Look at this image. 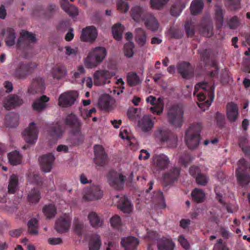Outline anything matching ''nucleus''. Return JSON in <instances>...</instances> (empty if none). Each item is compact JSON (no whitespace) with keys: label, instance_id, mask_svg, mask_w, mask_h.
Wrapping results in <instances>:
<instances>
[{"label":"nucleus","instance_id":"obj_16","mask_svg":"<svg viewBox=\"0 0 250 250\" xmlns=\"http://www.w3.org/2000/svg\"><path fill=\"white\" fill-rule=\"evenodd\" d=\"M152 160L153 166L158 170L165 169L169 164V158L164 154H154L152 156Z\"/></svg>","mask_w":250,"mask_h":250},{"label":"nucleus","instance_id":"obj_43","mask_svg":"<svg viewBox=\"0 0 250 250\" xmlns=\"http://www.w3.org/2000/svg\"><path fill=\"white\" fill-rule=\"evenodd\" d=\"M8 158L11 165L16 166L21 163L22 156L19 151L15 150L8 153Z\"/></svg>","mask_w":250,"mask_h":250},{"label":"nucleus","instance_id":"obj_41","mask_svg":"<svg viewBox=\"0 0 250 250\" xmlns=\"http://www.w3.org/2000/svg\"><path fill=\"white\" fill-rule=\"evenodd\" d=\"M127 83L131 86H135L141 83L142 81L135 72H130L126 76Z\"/></svg>","mask_w":250,"mask_h":250},{"label":"nucleus","instance_id":"obj_54","mask_svg":"<svg viewBox=\"0 0 250 250\" xmlns=\"http://www.w3.org/2000/svg\"><path fill=\"white\" fill-rule=\"evenodd\" d=\"M169 0H150V4L152 9L160 10L162 9Z\"/></svg>","mask_w":250,"mask_h":250},{"label":"nucleus","instance_id":"obj_56","mask_svg":"<svg viewBox=\"0 0 250 250\" xmlns=\"http://www.w3.org/2000/svg\"><path fill=\"white\" fill-rule=\"evenodd\" d=\"M134 45L133 42H127L124 45V53L126 57H132L134 55L133 49Z\"/></svg>","mask_w":250,"mask_h":250},{"label":"nucleus","instance_id":"obj_13","mask_svg":"<svg viewBox=\"0 0 250 250\" xmlns=\"http://www.w3.org/2000/svg\"><path fill=\"white\" fill-rule=\"evenodd\" d=\"M78 96L77 92L71 91L62 94L59 99V104L64 107L73 104Z\"/></svg>","mask_w":250,"mask_h":250},{"label":"nucleus","instance_id":"obj_5","mask_svg":"<svg viewBox=\"0 0 250 250\" xmlns=\"http://www.w3.org/2000/svg\"><path fill=\"white\" fill-rule=\"evenodd\" d=\"M65 124L70 127L71 133L78 137L77 145L83 143L84 137L81 131L82 124L77 117L72 113L68 115L65 118Z\"/></svg>","mask_w":250,"mask_h":250},{"label":"nucleus","instance_id":"obj_28","mask_svg":"<svg viewBox=\"0 0 250 250\" xmlns=\"http://www.w3.org/2000/svg\"><path fill=\"white\" fill-rule=\"evenodd\" d=\"M138 125L144 132L151 130L154 125V122L149 115H145L139 121Z\"/></svg>","mask_w":250,"mask_h":250},{"label":"nucleus","instance_id":"obj_22","mask_svg":"<svg viewBox=\"0 0 250 250\" xmlns=\"http://www.w3.org/2000/svg\"><path fill=\"white\" fill-rule=\"evenodd\" d=\"M54 160V156L52 153L41 156L39 162L42 170L44 172H49L52 168Z\"/></svg>","mask_w":250,"mask_h":250},{"label":"nucleus","instance_id":"obj_21","mask_svg":"<svg viewBox=\"0 0 250 250\" xmlns=\"http://www.w3.org/2000/svg\"><path fill=\"white\" fill-rule=\"evenodd\" d=\"M97 30L94 26H87L82 30L81 40L83 42H94L97 37Z\"/></svg>","mask_w":250,"mask_h":250},{"label":"nucleus","instance_id":"obj_40","mask_svg":"<svg viewBox=\"0 0 250 250\" xmlns=\"http://www.w3.org/2000/svg\"><path fill=\"white\" fill-rule=\"evenodd\" d=\"M102 245L100 236L98 234H94L89 239V250H99Z\"/></svg>","mask_w":250,"mask_h":250},{"label":"nucleus","instance_id":"obj_18","mask_svg":"<svg viewBox=\"0 0 250 250\" xmlns=\"http://www.w3.org/2000/svg\"><path fill=\"white\" fill-rule=\"evenodd\" d=\"M147 103H149L152 106L150 107V110L154 114L160 115L164 110V103L161 98L156 99L153 96H149L146 99Z\"/></svg>","mask_w":250,"mask_h":250},{"label":"nucleus","instance_id":"obj_2","mask_svg":"<svg viewBox=\"0 0 250 250\" xmlns=\"http://www.w3.org/2000/svg\"><path fill=\"white\" fill-rule=\"evenodd\" d=\"M201 124L197 123L192 124L186 131L185 140L187 146L189 149H194L199 146L201 140Z\"/></svg>","mask_w":250,"mask_h":250},{"label":"nucleus","instance_id":"obj_1","mask_svg":"<svg viewBox=\"0 0 250 250\" xmlns=\"http://www.w3.org/2000/svg\"><path fill=\"white\" fill-rule=\"evenodd\" d=\"M214 86L211 85L207 82H201L197 83L194 87V92L193 94L195 95V92L198 91L199 89L203 90V92H200L197 94L198 99L200 101H204L208 97V100L204 103L198 104L199 107L203 110H205L204 107L205 106L207 108L210 105L214 98Z\"/></svg>","mask_w":250,"mask_h":250},{"label":"nucleus","instance_id":"obj_57","mask_svg":"<svg viewBox=\"0 0 250 250\" xmlns=\"http://www.w3.org/2000/svg\"><path fill=\"white\" fill-rule=\"evenodd\" d=\"M200 32L203 35L208 38L210 37L213 34V27L209 24L204 25L200 29Z\"/></svg>","mask_w":250,"mask_h":250},{"label":"nucleus","instance_id":"obj_35","mask_svg":"<svg viewBox=\"0 0 250 250\" xmlns=\"http://www.w3.org/2000/svg\"><path fill=\"white\" fill-rule=\"evenodd\" d=\"M67 70L62 64H56L52 69V74L53 78L60 80L65 76Z\"/></svg>","mask_w":250,"mask_h":250},{"label":"nucleus","instance_id":"obj_34","mask_svg":"<svg viewBox=\"0 0 250 250\" xmlns=\"http://www.w3.org/2000/svg\"><path fill=\"white\" fill-rule=\"evenodd\" d=\"M118 208L123 212L129 213L132 210L133 206L127 197L124 196L120 199Z\"/></svg>","mask_w":250,"mask_h":250},{"label":"nucleus","instance_id":"obj_36","mask_svg":"<svg viewBox=\"0 0 250 250\" xmlns=\"http://www.w3.org/2000/svg\"><path fill=\"white\" fill-rule=\"evenodd\" d=\"M147 13H144L140 6H135L131 9V15L134 21L139 22L144 21Z\"/></svg>","mask_w":250,"mask_h":250},{"label":"nucleus","instance_id":"obj_62","mask_svg":"<svg viewBox=\"0 0 250 250\" xmlns=\"http://www.w3.org/2000/svg\"><path fill=\"white\" fill-rule=\"evenodd\" d=\"M195 179L197 183L201 186H206L208 181V178L207 175L201 173L197 175Z\"/></svg>","mask_w":250,"mask_h":250},{"label":"nucleus","instance_id":"obj_60","mask_svg":"<svg viewBox=\"0 0 250 250\" xmlns=\"http://www.w3.org/2000/svg\"><path fill=\"white\" fill-rule=\"evenodd\" d=\"M229 28L231 29H236L240 24V21L237 16H234L230 18L227 22Z\"/></svg>","mask_w":250,"mask_h":250},{"label":"nucleus","instance_id":"obj_7","mask_svg":"<svg viewBox=\"0 0 250 250\" xmlns=\"http://www.w3.org/2000/svg\"><path fill=\"white\" fill-rule=\"evenodd\" d=\"M157 137L162 143H166L168 147H175L177 145V136L173 132L167 130H160Z\"/></svg>","mask_w":250,"mask_h":250},{"label":"nucleus","instance_id":"obj_6","mask_svg":"<svg viewBox=\"0 0 250 250\" xmlns=\"http://www.w3.org/2000/svg\"><path fill=\"white\" fill-rule=\"evenodd\" d=\"M37 65L34 62H21L15 69V75L19 79H25L35 71Z\"/></svg>","mask_w":250,"mask_h":250},{"label":"nucleus","instance_id":"obj_26","mask_svg":"<svg viewBox=\"0 0 250 250\" xmlns=\"http://www.w3.org/2000/svg\"><path fill=\"white\" fill-rule=\"evenodd\" d=\"M98 104L103 110L109 111L113 108V100L111 96L105 94L100 97Z\"/></svg>","mask_w":250,"mask_h":250},{"label":"nucleus","instance_id":"obj_37","mask_svg":"<svg viewBox=\"0 0 250 250\" xmlns=\"http://www.w3.org/2000/svg\"><path fill=\"white\" fill-rule=\"evenodd\" d=\"M88 219L93 228H99L103 225V220L94 211H91L88 214Z\"/></svg>","mask_w":250,"mask_h":250},{"label":"nucleus","instance_id":"obj_8","mask_svg":"<svg viewBox=\"0 0 250 250\" xmlns=\"http://www.w3.org/2000/svg\"><path fill=\"white\" fill-rule=\"evenodd\" d=\"M239 163L241 166H239L235 171L237 181L240 186H246L250 183V175L247 171L246 161L244 159H241Z\"/></svg>","mask_w":250,"mask_h":250},{"label":"nucleus","instance_id":"obj_55","mask_svg":"<svg viewBox=\"0 0 250 250\" xmlns=\"http://www.w3.org/2000/svg\"><path fill=\"white\" fill-rule=\"evenodd\" d=\"M73 226L74 232L78 235L81 236L84 229L83 223L79 221L78 219L75 218Z\"/></svg>","mask_w":250,"mask_h":250},{"label":"nucleus","instance_id":"obj_9","mask_svg":"<svg viewBox=\"0 0 250 250\" xmlns=\"http://www.w3.org/2000/svg\"><path fill=\"white\" fill-rule=\"evenodd\" d=\"M125 179V176L113 170L109 171L107 175L109 184L117 190H121L123 188Z\"/></svg>","mask_w":250,"mask_h":250},{"label":"nucleus","instance_id":"obj_48","mask_svg":"<svg viewBox=\"0 0 250 250\" xmlns=\"http://www.w3.org/2000/svg\"><path fill=\"white\" fill-rule=\"evenodd\" d=\"M124 30V27L121 23H118L114 24L112 28V33L114 39L120 41L122 38V33Z\"/></svg>","mask_w":250,"mask_h":250},{"label":"nucleus","instance_id":"obj_59","mask_svg":"<svg viewBox=\"0 0 250 250\" xmlns=\"http://www.w3.org/2000/svg\"><path fill=\"white\" fill-rule=\"evenodd\" d=\"M110 224L114 228L119 229L122 226L120 217L117 215L113 216L110 220Z\"/></svg>","mask_w":250,"mask_h":250},{"label":"nucleus","instance_id":"obj_11","mask_svg":"<svg viewBox=\"0 0 250 250\" xmlns=\"http://www.w3.org/2000/svg\"><path fill=\"white\" fill-rule=\"evenodd\" d=\"M103 195V192L97 185H92L85 189L83 196L85 201H93L100 199Z\"/></svg>","mask_w":250,"mask_h":250},{"label":"nucleus","instance_id":"obj_29","mask_svg":"<svg viewBox=\"0 0 250 250\" xmlns=\"http://www.w3.org/2000/svg\"><path fill=\"white\" fill-rule=\"evenodd\" d=\"M138 244V239L133 236L123 238L121 242L122 246L125 248V250H134Z\"/></svg>","mask_w":250,"mask_h":250},{"label":"nucleus","instance_id":"obj_10","mask_svg":"<svg viewBox=\"0 0 250 250\" xmlns=\"http://www.w3.org/2000/svg\"><path fill=\"white\" fill-rule=\"evenodd\" d=\"M36 39L34 34L27 31L22 30L18 40L17 46L18 48L25 49L31 47L30 44L35 43Z\"/></svg>","mask_w":250,"mask_h":250},{"label":"nucleus","instance_id":"obj_32","mask_svg":"<svg viewBox=\"0 0 250 250\" xmlns=\"http://www.w3.org/2000/svg\"><path fill=\"white\" fill-rule=\"evenodd\" d=\"M60 4L62 8L70 16L74 17L78 15V8L70 3L68 0H60Z\"/></svg>","mask_w":250,"mask_h":250},{"label":"nucleus","instance_id":"obj_39","mask_svg":"<svg viewBox=\"0 0 250 250\" xmlns=\"http://www.w3.org/2000/svg\"><path fill=\"white\" fill-rule=\"evenodd\" d=\"M19 116L15 113H9L5 116V123L7 127H15L18 125Z\"/></svg>","mask_w":250,"mask_h":250},{"label":"nucleus","instance_id":"obj_46","mask_svg":"<svg viewBox=\"0 0 250 250\" xmlns=\"http://www.w3.org/2000/svg\"><path fill=\"white\" fill-rule=\"evenodd\" d=\"M48 131L50 136L56 138L60 137L63 133L61 125L58 123L52 125L49 127Z\"/></svg>","mask_w":250,"mask_h":250},{"label":"nucleus","instance_id":"obj_31","mask_svg":"<svg viewBox=\"0 0 250 250\" xmlns=\"http://www.w3.org/2000/svg\"><path fill=\"white\" fill-rule=\"evenodd\" d=\"M145 25L147 29L152 31L158 30L159 27V23L155 17L151 13H147L145 17Z\"/></svg>","mask_w":250,"mask_h":250},{"label":"nucleus","instance_id":"obj_17","mask_svg":"<svg viewBox=\"0 0 250 250\" xmlns=\"http://www.w3.org/2000/svg\"><path fill=\"white\" fill-rule=\"evenodd\" d=\"M94 162L99 166H104L107 161V156L104 148L101 145H95L94 146Z\"/></svg>","mask_w":250,"mask_h":250},{"label":"nucleus","instance_id":"obj_30","mask_svg":"<svg viewBox=\"0 0 250 250\" xmlns=\"http://www.w3.org/2000/svg\"><path fill=\"white\" fill-rule=\"evenodd\" d=\"M227 116L231 122H235L238 116V108L234 103H229L227 105Z\"/></svg>","mask_w":250,"mask_h":250},{"label":"nucleus","instance_id":"obj_61","mask_svg":"<svg viewBox=\"0 0 250 250\" xmlns=\"http://www.w3.org/2000/svg\"><path fill=\"white\" fill-rule=\"evenodd\" d=\"M199 53L200 55L201 60L204 62L205 64H207L209 61V51L208 49H205L199 50Z\"/></svg>","mask_w":250,"mask_h":250},{"label":"nucleus","instance_id":"obj_53","mask_svg":"<svg viewBox=\"0 0 250 250\" xmlns=\"http://www.w3.org/2000/svg\"><path fill=\"white\" fill-rule=\"evenodd\" d=\"M226 6L230 11L237 10L240 8V0H225Z\"/></svg>","mask_w":250,"mask_h":250},{"label":"nucleus","instance_id":"obj_25","mask_svg":"<svg viewBox=\"0 0 250 250\" xmlns=\"http://www.w3.org/2000/svg\"><path fill=\"white\" fill-rule=\"evenodd\" d=\"M158 250H174L175 244L170 237H163L158 240Z\"/></svg>","mask_w":250,"mask_h":250},{"label":"nucleus","instance_id":"obj_52","mask_svg":"<svg viewBox=\"0 0 250 250\" xmlns=\"http://www.w3.org/2000/svg\"><path fill=\"white\" fill-rule=\"evenodd\" d=\"M38 220L35 218L31 219L28 222L27 226L28 228V232L30 234L37 235L38 230Z\"/></svg>","mask_w":250,"mask_h":250},{"label":"nucleus","instance_id":"obj_64","mask_svg":"<svg viewBox=\"0 0 250 250\" xmlns=\"http://www.w3.org/2000/svg\"><path fill=\"white\" fill-rule=\"evenodd\" d=\"M213 250H229L226 243L223 242L222 239L217 240V243L215 244Z\"/></svg>","mask_w":250,"mask_h":250},{"label":"nucleus","instance_id":"obj_63","mask_svg":"<svg viewBox=\"0 0 250 250\" xmlns=\"http://www.w3.org/2000/svg\"><path fill=\"white\" fill-rule=\"evenodd\" d=\"M192 160V158L190 154L188 153H185L180 158V162L182 165L186 167L188 166Z\"/></svg>","mask_w":250,"mask_h":250},{"label":"nucleus","instance_id":"obj_45","mask_svg":"<svg viewBox=\"0 0 250 250\" xmlns=\"http://www.w3.org/2000/svg\"><path fill=\"white\" fill-rule=\"evenodd\" d=\"M204 3L202 0H194L192 1L190 5L191 13L192 15H197L200 13L203 8Z\"/></svg>","mask_w":250,"mask_h":250},{"label":"nucleus","instance_id":"obj_42","mask_svg":"<svg viewBox=\"0 0 250 250\" xmlns=\"http://www.w3.org/2000/svg\"><path fill=\"white\" fill-rule=\"evenodd\" d=\"M146 35L144 29L139 28L135 30V41L140 46H143L146 43Z\"/></svg>","mask_w":250,"mask_h":250},{"label":"nucleus","instance_id":"obj_3","mask_svg":"<svg viewBox=\"0 0 250 250\" xmlns=\"http://www.w3.org/2000/svg\"><path fill=\"white\" fill-rule=\"evenodd\" d=\"M107 51L104 47H97L92 49L85 60V65L88 68H92L99 65L105 58Z\"/></svg>","mask_w":250,"mask_h":250},{"label":"nucleus","instance_id":"obj_24","mask_svg":"<svg viewBox=\"0 0 250 250\" xmlns=\"http://www.w3.org/2000/svg\"><path fill=\"white\" fill-rule=\"evenodd\" d=\"M45 89L44 81L43 79L37 77L34 79L28 89V92L30 94L37 93H43Z\"/></svg>","mask_w":250,"mask_h":250},{"label":"nucleus","instance_id":"obj_27","mask_svg":"<svg viewBox=\"0 0 250 250\" xmlns=\"http://www.w3.org/2000/svg\"><path fill=\"white\" fill-rule=\"evenodd\" d=\"M1 34L5 35V42L6 45L12 46L15 43L16 33L15 30L11 27H7L1 31Z\"/></svg>","mask_w":250,"mask_h":250},{"label":"nucleus","instance_id":"obj_15","mask_svg":"<svg viewBox=\"0 0 250 250\" xmlns=\"http://www.w3.org/2000/svg\"><path fill=\"white\" fill-rule=\"evenodd\" d=\"M113 75L108 70H100L96 71L93 75L94 83L97 85H102L110 83Z\"/></svg>","mask_w":250,"mask_h":250},{"label":"nucleus","instance_id":"obj_19","mask_svg":"<svg viewBox=\"0 0 250 250\" xmlns=\"http://www.w3.org/2000/svg\"><path fill=\"white\" fill-rule=\"evenodd\" d=\"M23 100L20 96L16 94H11L7 96L4 101V106L7 109L15 108L21 106Z\"/></svg>","mask_w":250,"mask_h":250},{"label":"nucleus","instance_id":"obj_4","mask_svg":"<svg viewBox=\"0 0 250 250\" xmlns=\"http://www.w3.org/2000/svg\"><path fill=\"white\" fill-rule=\"evenodd\" d=\"M184 109L182 105L174 104L168 109L167 118L169 124L175 127H181L183 124Z\"/></svg>","mask_w":250,"mask_h":250},{"label":"nucleus","instance_id":"obj_58","mask_svg":"<svg viewBox=\"0 0 250 250\" xmlns=\"http://www.w3.org/2000/svg\"><path fill=\"white\" fill-rule=\"evenodd\" d=\"M185 28L188 37H192L194 35V28L192 22L188 21L185 24Z\"/></svg>","mask_w":250,"mask_h":250},{"label":"nucleus","instance_id":"obj_12","mask_svg":"<svg viewBox=\"0 0 250 250\" xmlns=\"http://www.w3.org/2000/svg\"><path fill=\"white\" fill-rule=\"evenodd\" d=\"M177 69L178 73L184 79L189 80L194 76V69L188 62H182L179 63Z\"/></svg>","mask_w":250,"mask_h":250},{"label":"nucleus","instance_id":"obj_50","mask_svg":"<svg viewBox=\"0 0 250 250\" xmlns=\"http://www.w3.org/2000/svg\"><path fill=\"white\" fill-rule=\"evenodd\" d=\"M193 199L197 203L203 202L205 198L204 192L199 188H195L191 192Z\"/></svg>","mask_w":250,"mask_h":250},{"label":"nucleus","instance_id":"obj_33","mask_svg":"<svg viewBox=\"0 0 250 250\" xmlns=\"http://www.w3.org/2000/svg\"><path fill=\"white\" fill-rule=\"evenodd\" d=\"M49 101V98L45 95H42L37 99L32 104L33 109L37 111L44 110L47 106L46 103Z\"/></svg>","mask_w":250,"mask_h":250},{"label":"nucleus","instance_id":"obj_20","mask_svg":"<svg viewBox=\"0 0 250 250\" xmlns=\"http://www.w3.org/2000/svg\"><path fill=\"white\" fill-rule=\"evenodd\" d=\"M70 223V217L68 215L64 214L56 221L55 229L59 233L67 232L69 229Z\"/></svg>","mask_w":250,"mask_h":250},{"label":"nucleus","instance_id":"obj_14","mask_svg":"<svg viewBox=\"0 0 250 250\" xmlns=\"http://www.w3.org/2000/svg\"><path fill=\"white\" fill-rule=\"evenodd\" d=\"M22 135L27 143L34 144L36 143L38 131L34 122L30 124L29 126L22 132Z\"/></svg>","mask_w":250,"mask_h":250},{"label":"nucleus","instance_id":"obj_38","mask_svg":"<svg viewBox=\"0 0 250 250\" xmlns=\"http://www.w3.org/2000/svg\"><path fill=\"white\" fill-rule=\"evenodd\" d=\"M186 2L180 0L176 1L170 8V14L174 17L179 16L186 7Z\"/></svg>","mask_w":250,"mask_h":250},{"label":"nucleus","instance_id":"obj_49","mask_svg":"<svg viewBox=\"0 0 250 250\" xmlns=\"http://www.w3.org/2000/svg\"><path fill=\"white\" fill-rule=\"evenodd\" d=\"M215 18L217 28L220 29L224 23V15L222 9L219 7H216L215 9Z\"/></svg>","mask_w":250,"mask_h":250},{"label":"nucleus","instance_id":"obj_51","mask_svg":"<svg viewBox=\"0 0 250 250\" xmlns=\"http://www.w3.org/2000/svg\"><path fill=\"white\" fill-rule=\"evenodd\" d=\"M42 211L47 218H53L56 214V208L52 204L45 205L43 208Z\"/></svg>","mask_w":250,"mask_h":250},{"label":"nucleus","instance_id":"obj_23","mask_svg":"<svg viewBox=\"0 0 250 250\" xmlns=\"http://www.w3.org/2000/svg\"><path fill=\"white\" fill-rule=\"evenodd\" d=\"M180 169L178 167H172L163 174V181L166 186L169 185L177 180Z\"/></svg>","mask_w":250,"mask_h":250},{"label":"nucleus","instance_id":"obj_47","mask_svg":"<svg viewBox=\"0 0 250 250\" xmlns=\"http://www.w3.org/2000/svg\"><path fill=\"white\" fill-rule=\"evenodd\" d=\"M18 177L17 175L13 174L10 176L8 186V192L10 194H14L17 190L18 185Z\"/></svg>","mask_w":250,"mask_h":250},{"label":"nucleus","instance_id":"obj_44","mask_svg":"<svg viewBox=\"0 0 250 250\" xmlns=\"http://www.w3.org/2000/svg\"><path fill=\"white\" fill-rule=\"evenodd\" d=\"M41 192L37 188H34L29 191L27 196V200L32 204H37L41 199Z\"/></svg>","mask_w":250,"mask_h":250}]
</instances>
